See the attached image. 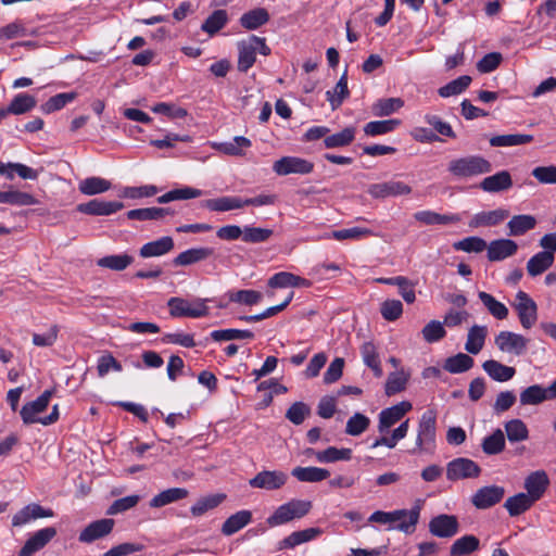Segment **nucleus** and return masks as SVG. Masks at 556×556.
Here are the masks:
<instances>
[{
	"label": "nucleus",
	"mask_w": 556,
	"mask_h": 556,
	"mask_svg": "<svg viewBox=\"0 0 556 556\" xmlns=\"http://www.w3.org/2000/svg\"><path fill=\"white\" fill-rule=\"evenodd\" d=\"M447 170L455 178L464 179L491 173L492 164L481 155H467L452 160Z\"/></svg>",
	"instance_id": "f257e3e1"
},
{
	"label": "nucleus",
	"mask_w": 556,
	"mask_h": 556,
	"mask_svg": "<svg viewBox=\"0 0 556 556\" xmlns=\"http://www.w3.org/2000/svg\"><path fill=\"white\" fill-rule=\"evenodd\" d=\"M208 299L193 298L185 299L173 296L167 301L169 314L175 318H201L210 313L207 306Z\"/></svg>",
	"instance_id": "f03ea898"
},
{
	"label": "nucleus",
	"mask_w": 556,
	"mask_h": 556,
	"mask_svg": "<svg viewBox=\"0 0 556 556\" xmlns=\"http://www.w3.org/2000/svg\"><path fill=\"white\" fill-rule=\"evenodd\" d=\"M437 439V413L427 409L420 416L417 428L416 447L414 452L432 453L435 448Z\"/></svg>",
	"instance_id": "7ed1b4c3"
},
{
	"label": "nucleus",
	"mask_w": 556,
	"mask_h": 556,
	"mask_svg": "<svg viewBox=\"0 0 556 556\" xmlns=\"http://www.w3.org/2000/svg\"><path fill=\"white\" fill-rule=\"evenodd\" d=\"M238 70L247 73L256 61V52L263 55L270 54V48L266 45V39L252 35L248 40L238 42Z\"/></svg>",
	"instance_id": "20e7f679"
},
{
	"label": "nucleus",
	"mask_w": 556,
	"mask_h": 556,
	"mask_svg": "<svg viewBox=\"0 0 556 556\" xmlns=\"http://www.w3.org/2000/svg\"><path fill=\"white\" fill-rule=\"evenodd\" d=\"M312 503L305 500H291L277 507V509L267 518L270 527L285 525L293 519L304 517L309 513Z\"/></svg>",
	"instance_id": "39448f33"
},
{
	"label": "nucleus",
	"mask_w": 556,
	"mask_h": 556,
	"mask_svg": "<svg viewBox=\"0 0 556 556\" xmlns=\"http://www.w3.org/2000/svg\"><path fill=\"white\" fill-rule=\"evenodd\" d=\"M314 169V163L299 156H282L275 161L273 170L278 176H287L291 174L307 175Z\"/></svg>",
	"instance_id": "423d86ee"
},
{
	"label": "nucleus",
	"mask_w": 556,
	"mask_h": 556,
	"mask_svg": "<svg viewBox=\"0 0 556 556\" xmlns=\"http://www.w3.org/2000/svg\"><path fill=\"white\" fill-rule=\"evenodd\" d=\"M480 473V466L466 457L455 458L446 465V478L450 481L477 478Z\"/></svg>",
	"instance_id": "0eeeda50"
},
{
	"label": "nucleus",
	"mask_w": 556,
	"mask_h": 556,
	"mask_svg": "<svg viewBox=\"0 0 556 556\" xmlns=\"http://www.w3.org/2000/svg\"><path fill=\"white\" fill-rule=\"evenodd\" d=\"M494 342L501 352L521 356L528 349L529 340L522 334L505 330L495 337Z\"/></svg>",
	"instance_id": "6e6552de"
},
{
	"label": "nucleus",
	"mask_w": 556,
	"mask_h": 556,
	"mask_svg": "<svg viewBox=\"0 0 556 556\" xmlns=\"http://www.w3.org/2000/svg\"><path fill=\"white\" fill-rule=\"evenodd\" d=\"M520 324L530 329L538 320V305L525 291H518L514 303Z\"/></svg>",
	"instance_id": "1a4fd4ad"
},
{
	"label": "nucleus",
	"mask_w": 556,
	"mask_h": 556,
	"mask_svg": "<svg viewBox=\"0 0 556 556\" xmlns=\"http://www.w3.org/2000/svg\"><path fill=\"white\" fill-rule=\"evenodd\" d=\"M552 400H556V379L547 388L541 384H532L519 394V402L523 406L540 405Z\"/></svg>",
	"instance_id": "9d476101"
},
{
	"label": "nucleus",
	"mask_w": 556,
	"mask_h": 556,
	"mask_svg": "<svg viewBox=\"0 0 556 556\" xmlns=\"http://www.w3.org/2000/svg\"><path fill=\"white\" fill-rule=\"evenodd\" d=\"M367 192L374 199H386L409 194L412 187L401 180H388L370 185Z\"/></svg>",
	"instance_id": "9b49d317"
},
{
	"label": "nucleus",
	"mask_w": 556,
	"mask_h": 556,
	"mask_svg": "<svg viewBox=\"0 0 556 556\" xmlns=\"http://www.w3.org/2000/svg\"><path fill=\"white\" fill-rule=\"evenodd\" d=\"M288 481V475L281 470H263L249 480L254 489L275 491L281 489Z\"/></svg>",
	"instance_id": "f8f14e48"
},
{
	"label": "nucleus",
	"mask_w": 556,
	"mask_h": 556,
	"mask_svg": "<svg viewBox=\"0 0 556 556\" xmlns=\"http://www.w3.org/2000/svg\"><path fill=\"white\" fill-rule=\"evenodd\" d=\"M412 407L409 402L403 401L382 409L379 414V432L387 433L392 426L399 422L412 409Z\"/></svg>",
	"instance_id": "ddd939ff"
},
{
	"label": "nucleus",
	"mask_w": 556,
	"mask_h": 556,
	"mask_svg": "<svg viewBox=\"0 0 556 556\" xmlns=\"http://www.w3.org/2000/svg\"><path fill=\"white\" fill-rule=\"evenodd\" d=\"M459 530V523L455 516L441 514L429 521V531L438 538H452Z\"/></svg>",
	"instance_id": "4468645a"
},
{
	"label": "nucleus",
	"mask_w": 556,
	"mask_h": 556,
	"mask_svg": "<svg viewBox=\"0 0 556 556\" xmlns=\"http://www.w3.org/2000/svg\"><path fill=\"white\" fill-rule=\"evenodd\" d=\"M51 396L52 391L46 390L36 400L26 403L20 412L23 422L26 425L39 422L41 418L37 416L47 409Z\"/></svg>",
	"instance_id": "2eb2a0df"
},
{
	"label": "nucleus",
	"mask_w": 556,
	"mask_h": 556,
	"mask_svg": "<svg viewBox=\"0 0 556 556\" xmlns=\"http://www.w3.org/2000/svg\"><path fill=\"white\" fill-rule=\"evenodd\" d=\"M504 494L505 490L503 486L488 485L480 488L472 495L471 502L478 509H486L500 503L503 500Z\"/></svg>",
	"instance_id": "dca6fc26"
},
{
	"label": "nucleus",
	"mask_w": 556,
	"mask_h": 556,
	"mask_svg": "<svg viewBox=\"0 0 556 556\" xmlns=\"http://www.w3.org/2000/svg\"><path fill=\"white\" fill-rule=\"evenodd\" d=\"M123 207L124 204L122 202L93 199L87 203L79 204L77 211L92 216H109L121 211Z\"/></svg>",
	"instance_id": "f3484780"
},
{
	"label": "nucleus",
	"mask_w": 556,
	"mask_h": 556,
	"mask_svg": "<svg viewBox=\"0 0 556 556\" xmlns=\"http://www.w3.org/2000/svg\"><path fill=\"white\" fill-rule=\"evenodd\" d=\"M56 530L53 527H47L33 533L20 551V556H31L43 548L54 536Z\"/></svg>",
	"instance_id": "a211bd4d"
},
{
	"label": "nucleus",
	"mask_w": 556,
	"mask_h": 556,
	"mask_svg": "<svg viewBox=\"0 0 556 556\" xmlns=\"http://www.w3.org/2000/svg\"><path fill=\"white\" fill-rule=\"evenodd\" d=\"M420 501H418L410 509H395L394 513L399 514V518L394 522L395 530L405 534L414 533L420 518Z\"/></svg>",
	"instance_id": "6ab92c4d"
},
{
	"label": "nucleus",
	"mask_w": 556,
	"mask_h": 556,
	"mask_svg": "<svg viewBox=\"0 0 556 556\" xmlns=\"http://www.w3.org/2000/svg\"><path fill=\"white\" fill-rule=\"evenodd\" d=\"M549 485V478L544 470H535L525 479V489L534 502L541 500Z\"/></svg>",
	"instance_id": "aec40b11"
},
{
	"label": "nucleus",
	"mask_w": 556,
	"mask_h": 556,
	"mask_svg": "<svg viewBox=\"0 0 556 556\" xmlns=\"http://www.w3.org/2000/svg\"><path fill=\"white\" fill-rule=\"evenodd\" d=\"M53 511L51 509L43 508L39 504L33 503L28 504L18 510L12 517V526L13 527H23L29 523L31 520L38 518H49L53 517Z\"/></svg>",
	"instance_id": "412c9836"
},
{
	"label": "nucleus",
	"mask_w": 556,
	"mask_h": 556,
	"mask_svg": "<svg viewBox=\"0 0 556 556\" xmlns=\"http://www.w3.org/2000/svg\"><path fill=\"white\" fill-rule=\"evenodd\" d=\"M208 143L213 149L229 156H243L245 150L252 147L251 140L244 136H236L231 141Z\"/></svg>",
	"instance_id": "4be33fe9"
},
{
	"label": "nucleus",
	"mask_w": 556,
	"mask_h": 556,
	"mask_svg": "<svg viewBox=\"0 0 556 556\" xmlns=\"http://www.w3.org/2000/svg\"><path fill=\"white\" fill-rule=\"evenodd\" d=\"M113 519H100L89 523L79 534L78 540L83 543H92L93 541L101 539L113 530Z\"/></svg>",
	"instance_id": "5701e85b"
},
{
	"label": "nucleus",
	"mask_w": 556,
	"mask_h": 556,
	"mask_svg": "<svg viewBox=\"0 0 556 556\" xmlns=\"http://www.w3.org/2000/svg\"><path fill=\"white\" fill-rule=\"evenodd\" d=\"M486 250L489 261L498 262L516 254L518 245L511 239H497L491 241Z\"/></svg>",
	"instance_id": "b1692460"
},
{
	"label": "nucleus",
	"mask_w": 556,
	"mask_h": 556,
	"mask_svg": "<svg viewBox=\"0 0 556 556\" xmlns=\"http://www.w3.org/2000/svg\"><path fill=\"white\" fill-rule=\"evenodd\" d=\"M513 179L507 170H501L494 175L488 176L479 184L480 189L489 193H497L510 189Z\"/></svg>",
	"instance_id": "393cba45"
},
{
	"label": "nucleus",
	"mask_w": 556,
	"mask_h": 556,
	"mask_svg": "<svg viewBox=\"0 0 556 556\" xmlns=\"http://www.w3.org/2000/svg\"><path fill=\"white\" fill-rule=\"evenodd\" d=\"M175 247L174 240L169 236L161 237L156 240L144 243L139 255L142 258L159 257L169 253Z\"/></svg>",
	"instance_id": "a878e982"
},
{
	"label": "nucleus",
	"mask_w": 556,
	"mask_h": 556,
	"mask_svg": "<svg viewBox=\"0 0 556 556\" xmlns=\"http://www.w3.org/2000/svg\"><path fill=\"white\" fill-rule=\"evenodd\" d=\"M509 216V212L505 208H496L493 211H483L475 214L469 220L470 228L491 227L498 225Z\"/></svg>",
	"instance_id": "bb28decb"
},
{
	"label": "nucleus",
	"mask_w": 556,
	"mask_h": 556,
	"mask_svg": "<svg viewBox=\"0 0 556 556\" xmlns=\"http://www.w3.org/2000/svg\"><path fill=\"white\" fill-rule=\"evenodd\" d=\"M268 286L271 288H309L312 281L289 271H279L269 278Z\"/></svg>",
	"instance_id": "cd10ccee"
},
{
	"label": "nucleus",
	"mask_w": 556,
	"mask_h": 556,
	"mask_svg": "<svg viewBox=\"0 0 556 556\" xmlns=\"http://www.w3.org/2000/svg\"><path fill=\"white\" fill-rule=\"evenodd\" d=\"M415 220L422 225H448L455 224L460 220L458 214H439L430 210L418 211L414 214Z\"/></svg>",
	"instance_id": "c85d7f7f"
},
{
	"label": "nucleus",
	"mask_w": 556,
	"mask_h": 556,
	"mask_svg": "<svg viewBox=\"0 0 556 556\" xmlns=\"http://www.w3.org/2000/svg\"><path fill=\"white\" fill-rule=\"evenodd\" d=\"M308 454H313L316 460L320 464H331L340 460L348 462L352 458L351 448H338L336 446H329L324 451L307 450Z\"/></svg>",
	"instance_id": "c756f323"
},
{
	"label": "nucleus",
	"mask_w": 556,
	"mask_h": 556,
	"mask_svg": "<svg viewBox=\"0 0 556 556\" xmlns=\"http://www.w3.org/2000/svg\"><path fill=\"white\" fill-rule=\"evenodd\" d=\"M214 254V249L208 247H200L188 249L179 253L174 258V265L176 266H188L194 263L202 262Z\"/></svg>",
	"instance_id": "7c9ffc66"
},
{
	"label": "nucleus",
	"mask_w": 556,
	"mask_h": 556,
	"mask_svg": "<svg viewBox=\"0 0 556 556\" xmlns=\"http://www.w3.org/2000/svg\"><path fill=\"white\" fill-rule=\"evenodd\" d=\"M374 231L365 227H352L339 230H332L330 232H326L317 239H334L338 241L352 240L357 241L363 238L374 236Z\"/></svg>",
	"instance_id": "2f4dec72"
},
{
	"label": "nucleus",
	"mask_w": 556,
	"mask_h": 556,
	"mask_svg": "<svg viewBox=\"0 0 556 556\" xmlns=\"http://www.w3.org/2000/svg\"><path fill=\"white\" fill-rule=\"evenodd\" d=\"M204 207L213 212H228L243 208V198L225 195L216 199H208L203 203Z\"/></svg>",
	"instance_id": "473e14b6"
},
{
	"label": "nucleus",
	"mask_w": 556,
	"mask_h": 556,
	"mask_svg": "<svg viewBox=\"0 0 556 556\" xmlns=\"http://www.w3.org/2000/svg\"><path fill=\"white\" fill-rule=\"evenodd\" d=\"M483 370L495 381L505 382L510 379L516 374V369L510 366H506L497 361L489 359L482 364Z\"/></svg>",
	"instance_id": "72a5a7b5"
},
{
	"label": "nucleus",
	"mask_w": 556,
	"mask_h": 556,
	"mask_svg": "<svg viewBox=\"0 0 556 556\" xmlns=\"http://www.w3.org/2000/svg\"><path fill=\"white\" fill-rule=\"evenodd\" d=\"M292 477L301 482H320L330 476V471L320 467H294L291 470Z\"/></svg>",
	"instance_id": "f704fd0d"
},
{
	"label": "nucleus",
	"mask_w": 556,
	"mask_h": 556,
	"mask_svg": "<svg viewBox=\"0 0 556 556\" xmlns=\"http://www.w3.org/2000/svg\"><path fill=\"white\" fill-rule=\"evenodd\" d=\"M536 226V218L529 214L515 215L507 223L508 235L518 237L527 233Z\"/></svg>",
	"instance_id": "c9c22d12"
},
{
	"label": "nucleus",
	"mask_w": 556,
	"mask_h": 556,
	"mask_svg": "<svg viewBox=\"0 0 556 556\" xmlns=\"http://www.w3.org/2000/svg\"><path fill=\"white\" fill-rule=\"evenodd\" d=\"M486 336V326L473 325L468 331L465 350L470 354L477 355L483 349Z\"/></svg>",
	"instance_id": "e433bc0d"
},
{
	"label": "nucleus",
	"mask_w": 556,
	"mask_h": 556,
	"mask_svg": "<svg viewBox=\"0 0 556 556\" xmlns=\"http://www.w3.org/2000/svg\"><path fill=\"white\" fill-rule=\"evenodd\" d=\"M112 188L110 180L99 177L91 176L79 181L78 190L85 195H96L104 193Z\"/></svg>",
	"instance_id": "4c0bfd02"
},
{
	"label": "nucleus",
	"mask_w": 556,
	"mask_h": 556,
	"mask_svg": "<svg viewBox=\"0 0 556 556\" xmlns=\"http://www.w3.org/2000/svg\"><path fill=\"white\" fill-rule=\"evenodd\" d=\"M320 534L321 529L319 528H307L301 531H294L280 542V548H293L316 539Z\"/></svg>",
	"instance_id": "58836bf2"
},
{
	"label": "nucleus",
	"mask_w": 556,
	"mask_h": 556,
	"mask_svg": "<svg viewBox=\"0 0 556 556\" xmlns=\"http://www.w3.org/2000/svg\"><path fill=\"white\" fill-rule=\"evenodd\" d=\"M269 21V13L264 8L250 10L241 15L240 25L248 30H255Z\"/></svg>",
	"instance_id": "ea45409f"
},
{
	"label": "nucleus",
	"mask_w": 556,
	"mask_h": 556,
	"mask_svg": "<svg viewBox=\"0 0 556 556\" xmlns=\"http://www.w3.org/2000/svg\"><path fill=\"white\" fill-rule=\"evenodd\" d=\"M188 491L184 488H170L152 497L149 505L152 508H160L187 497Z\"/></svg>",
	"instance_id": "a19ab883"
},
{
	"label": "nucleus",
	"mask_w": 556,
	"mask_h": 556,
	"mask_svg": "<svg viewBox=\"0 0 556 556\" xmlns=\"http://www.w3.org/2000/svg\"><path fill=\"white\" fill-rule=\"evenodd\" d=\"M169 214H174V211L168 207H146L130 210L126 215L131 220H159Z\"/></svg>",
	"instance_id": "79ce46f5"
},
{
	"label": "nucleus",
	"mask_w": 556,
	"mask_h": 556,
	"mask_svg": "<svg viewBox=\"0 0 556 556\" xmlns=\"http://www.w3.org/2000/svg\"><path fill=\"white\" fill-rule=\"evenodd\" d=\"M377 281L384 285L400 287V294L403 298V300L408 304L415 302L416 294L414 290V283L410 282L406 277L396 276L390 278H378Z\"/></svg>",
	"instance_id": "37998d69"
},
{
	"label": "nucleus",
	"mask_w": 556,
	"mask_h": 556,
	"mask_svg": "<svg viewBox=\"0 0 556 556\" xmlns=\"http://www.w3.org/2000/svg\"><path fill=\"white\" fill-rule=\"evenodd\" d=\"M480 541L472 534L458 538L450 547L451 556H467L479 548Z\"/></svg>",
	"instance_id": "c03bdc74"
},
{
	"label": "nucleus",
	"mask_w": 556,
	"mask_h": 556,
	"mask_svg": "<svg viewBox=\"0 0 556 556\" xmlns=\"http://www.w3.org/2000/svg\"><path fill=\"white\" fill-rule=\"evenodd\" d=\"M555 256L549 253L538 252L529 258L527 271L529 276L536 277L547 270L554 264Z\"/></svg>",
	"instance_id": "a18cd8bd"
},
{
	"label": "nucleus",
	"mask_w": 556,
	"mask_h": 556,
	"mask_svg": "<svg viewBox=\"0 0 556 556\" xmlns=\"http://www.w3.org/2000/svg\"><path fill=\"white\" fill-rule=\"evenodd\" d=\"M507 440L514 444L528 440L529 429L526 422L519 418H514L504 424Z\"/></svg>",
	"instance_id": "49530a36"
},
{
	"label": "nucleus",
	"mask_w": 556,
	"mask_h": 556,
	"mask_svg": "<svg viewBox=\"0 0 556 556\" xmlns=\"http://www.w3.org/2000/svg\"><path fill=\"white\" fill-rule=\"evenodd\" d=\"M356 128L354 126H349L342 129L339 132L328 135L324 139V146L327 149H336L348 147L355 139Z\"/></svg>",
	"instance_id": "de8ad7c7"
},
{
	"label": "nucleus",
	"mask_w": 556,
	"mask_h": 556,
	"mask_svg": "<svg viewBox=\"0 0 556 556\" xmlns=\"http://www.w3.org/2000/svg\"><path fill=\"white\" fill-rule=\"evenodd\" d=\"M535 502L527 493H518L508 497L504 504L511 517L519 516L532 507Z\"/></svg>",
	"instance_id": "09e8293b"
},
{
	"label": "nucleus",
	"mask_w": 556,
	"mask_h": 556,
	"mask_svg": "<svg viewBox=\"0 0 556 556\" xmlns=\"http://www.w3.org/2000/svg\"><path fill=\"white\" fill-rule=\"evenodd\" d=\"M134 263V257L127 253L106 255L97 261V265L115 271H122Z\"/></svg>",
	"instance_id": "8fccbe9b"
},
{
	"label": "nucleus",
	"mask_w": 556,
	"mask_h": 556,
	"mask_svg": "<svg viewBox=\"0 0 556 556\" xmlns=\"http://www.w3.org/2000/svg\"><path fill=\"white\" fill-rule=\"evenodd\" d=\"M251 519L252 514L250 510L237 511L226 519L222 527V532L225 535H232L250 523Z\"/></svg>",
	"instance_id": "3c124183"
},
{
	"label": "nucleus",
	"mask_w": 556,
	"mask_h": 556,
	"mask_svg": "<svg viewBox=\"0 0 556 556\" xmlns=\"http://www.w3.org/2000/svg\"><path fill=\"white\" fill-rule=\"evenodd\" d=\"M0 203L17 206H29L38 203L36 198L27 192L18 190L0 191Z\"/></svg>",
	"instance_id": "603ef678"
},
{
	"label": "nucleus",
	"mask_w": 556,
	"mask_h": 556,
	"mask_svg": "<svg viewBox=\"0 0 556 556\" xmlns=\"http://www.w3.org/2000/svg\"><path fill=\"white\" fill-rule=\"evenodd\" d=\"M478 298L494 318L498 320L507 318L508 308L505 306V304L497 301L492 294L485 291H479Z\"/></svg>",
	"instance_id": "864d4df0"
},
{
	"label": "nucleus",
	"mask_w": 556,
	"mask_h": 556,
	"mask_svg": "<svg viewBox=\"0 0 556 556\" xmlns=\"http://www.w3.org/2000/svg\"><path fill=\"white\" fill-rule=\"evenodd\" d=\"M505 434L501 429H496L490 435H486L481 443L482 451L486 455L502 453L505 450Z\"/></svg>",
	"instance_id": "5fc2aeb1"
},
{
	"label": "nucleus",
	"mask_w": 556,
	"mask_h": 556,
	"mask_svg": "<svg viewBox=\"0 0 556 556\" xmlns=\"http://www.w3.org/2000/svg\"><path fill=\"white\" fill-rule=\"evenodd\" d=\"M475 361L472 357L465 353H458L454 356L447 357L444 362L443 368L450 374H462L472 368Z\"/></svg>",
	"instance_id": "6e6d98bb"
},
{
	"label": "nucleus",
	"mask_w": 556,
	"mask_h": 556,
	"mask_svg": "<svg viewBox=\"0 0 556 556\" xmlns=\"http://www.w3.org/2000/svg\"><path fill=\"white\" fill-rule=\"evenodd\" d=\"M350 94L348 88V75L346 72L340 77L339 81L334 86L333 90H328L326 92V98L329 101L332 110H337L345 98Z\"/></svg>",
	"instance_id": "4d7b16f0"
},
{
	"label": "nucleus",
	"mask_w": 556,
	"mask_h": 556,
	"mask_svg": "<svg viewBox=\"0 0 556 556\" xmlns=\"http://www.w3.org/2000/svg\"><path fill=\"white\" fill-rule=\"evenodd\" d=\"M36 104L37 101L34 96L21 92L12 99L8 105V111L14 115H21L31 111Z\"/></svg>",
	"instance_id": "13d9d810"
},
{
	"label": "nucleus",
	"mask_w": 556,
	"mask_h": 556,
	"mask_svg": "<svg viewBox=\"0 0 556 556\" xmlns=\"http://www.w3.org/2000/svg\"><path fill=\"white\" fill-rule=\"evenodd\" d=\"M404 105L401 98H384L377 100L371 108L375 116L383 117L397 112Z\"/></svg>",
	"instance_id": "bf43d9fd"
},
{
	"label": "nucleus",
	"mask_w": 556,
	"mask_h": 556,
	"mask_svg": "<svg viewBox=\"0 0 556 556\" xmlns=\"http://www.w3.org/2000/svg\"><path fill=\"white\" fill-rule=\"evenodd\" d=\"M532 140L533 136L526 134L497 135L490 139V144L492 147H516L529 143Z\"/></svg>",
	"instance_id": "052dcab7"
},
{
	"label": "nucleus",
	"mask_w": 556,
	"mask_h": 556,
	"mask_svg": "<svg viewBox=\"0 0 556 556\" xmlns=\"http://www.w3.org/2000/svg\"><path fill=\"white\" fill-rule=\"evenodd\" d=\"M401 125V121L397 118L372 121L365 125L364 132L367 136L376 137L384 135L395 130Z\"/></svg>",
	"instance_id": "680f3d73"
},
{
	"label": "nucleus",
	"mask_w": 556,
	"mask_h": 556,
	"mask_svg": "<svg viewBox=\"0 0 556 556\" xmlns=\"http://www.w3.org/2000/svg\"><path fill=\"white\" fill-rule=\"evenodd\" d=\"M228 22V14L226 10L219 9L215 10L204 21L201 26V29L207 33L210 36L218 33Z\"/></svg>",
	"instance_id": "e2e57ef3"
},
{
	"label": "nucleus",
	"mask_w": 556,
	"mask_h": 556,
	"mask_svg": "<svg viewBox=\"0 0 556 556\" xmlns=\"http://www.w3.org/2000/svg\"><path fill=\"white\" fill-rule=\"evenodd\" d=\"M361 353L365 365L375 372L376 377H380L382 369L375 344L372 342H365L362 345Z\"/></svg>",
	"instance_id": "0e129e2a"
},
{
	"label": "nucleus",
	"mask_w": 556,
	"mask_h": 556,
	"mask_svg": "<svg viewBox=\"0 0 556 556\" xmlns=\"http://www.w3.org/2000/svg\"><path fill=\"white\" fill-rule=\"evenodd\" d=\"M77 98L76 92H62L51 97L41 105V111L45 114H50L63 109L66 104L71 103Z\"/></svg>",
	"instance_id": "69168bd1"
},
{
	"label": "nucleus",
	"mask_w": 556,
	"mask_h": 556,
	"mask_svg": "<svg viewBox=\"0 0 556 556\" xmlns=\"http://www.w3.org/2000/svg\"><path fill=\"white\" fill-rule=\"evenodd\" d=\"M470 83L471 77L468 75H463L439 88L438 93L442 98L457 96L465 91Z\"/></svg>",
	"instance_id": "338daca9"
},
{
	"label": "nucleus",
	"mask_w": 556,
	"mask_h": 556,
	"mask_svg": "<svg viewBox=\"0 0 556 556\" xmlns=\"http://www.w3.org/2000/svg\"><path fill=\"white\" fill-rule=\"evenodd\" d=\"M370 425V419L362 414L355 413L346 421L345 432L349 435L357 437L365 432Z\"/></svg>",
	"instance_id": "774afa93"
}]
</instances>
